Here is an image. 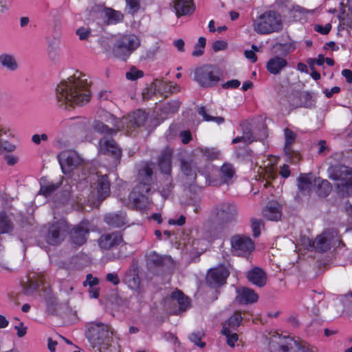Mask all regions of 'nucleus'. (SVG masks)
<instances>
[{"mask_svg": "<svg viewBox=\"0 0 352 352\" xmlns=\"http://www.w3.org/2000/svg\"><path fill=\"white\" fill-rule=\"evenodd\" d=\"M0 65L2 68L14 72L19 68L18 61L14 55L3 53L0 54Z\"/></svg>", "mask_w": 352, "mask_h": 352, "instance_id": "nucleus-27", "label": "nucleus"}, {"mask_svg": "<svg viewBox=\"0 0 352 352\" xmlns=\"http://www.w3.org/2000/svg\"><path fill=\"white\" fill-rule=\"evenodd\" d=\"M140 45L139 38L135 34H126L122 36L116 43L113 48V55L125 60Z\"/></svg>", "mask_w": 352, "mask_h": 352, "instance_id": "nucleus-7", "label": "nucleus"}, {"mask_svg": "<svg viewBox=\"0 0 352 352\" xmlns=\"http://www.w3.org/2000/svg\"><path fill=\"white\" fill-rule=\"evenodd\" d=\"M125 282L128 287L131 289L135 291L138 294L143 293V289L140 286V278L135 272H131L126 275Z\"/></svg>", "mask_w": 352, "mask_h": 352, "instance_id": "nucleus-33", "label": "nucleus"}, {"mask_svg": "<svg viewBox=\"0 0 352 352\" xmlns=\"http://www.w3.org/2000/svg\"><path fill=\"white\" fill-rule=\"evenodd\" d=\"M268 339L271 346L276 344L283 352H290L301 344V342H297L289 336H283L277 332L270 333Z\"/></svg>", "mask_w": 352, "mask_h": 352, "instance_id": "nucleus-11", "label": "nucleus"}, {"mask_svg": "<svg viewBox=\"0 0 352 352\" xmlns=\"http://www.w3.org/2000/svg\"><path fill=\"white\" fill-rule=\"evenodd\" d=\"M181 169L187 177H190V180L195 178L196 163L192 157L181 160Z\"/></svg>", "mask_w": 352, "mask_h": 352, "instance_id": "nucleus-32", "label": "nucleus"}, {"mask_svg": "<svg viewBox=\"0 0 352 352\" xmlns=\"http://www.w3.org/2000/svg\"><path fill=\"white\" fill-rule=\"evenodd\" d=\"M69 228L67 222L60 220L49 227L46 241L50 245H58L61 243L68 233Z\"/></svg>", "mask_w": 352, "mask_h": 352, "instance_id": "nucleus-10", "label": "nucleus"}, {"mask_svg": "<svg viewBox=\"0 0 352 352\" xmlns=\"http://www.w3.org/2000/svg\"><path fill=\"white\" fill-rule=\"evenodd\" d=\"M146 114L142 110H138L126 117H123L119 120L120 126H123L122 130H125L127 133L133 131L136 126H140L146 122Z\"/></svg>", "mask_w": 352, "mask_h": 352, "instance_id": "nucleus-12", "label": "nucleus"}, {"mask_svg": "<svg viewBox=\"0 0 352 352\" xmlns=\"http://www.w3.org/2000/svg\"><path fill=\"white\" fill-rule=\"evenodd\" d=\"M247 278L249 281L258 287H263L267 280L265 273L258 267L250 270L247 274Z\"/></svg>", "mask_w": 352, "mask_h": 352, "instance_id": "nucleus-26", "label": "nucleus"}, {"mask_svg": "<svg viewBox=\"0 0 352 352\" xmlns=\"http://www.w3.org/2000/svg\"><path fill=\"white\" fill-rule=\"evenodd\" d=\"M180 137L184 144H188L192 139L191 133L189 131H184L180 133Z\"/></svg>", "mask_w": 352, "mask_h": 352, "instance_id": "nucleus-62", "label": "nucleus"}, {"mask_svg": "<svg viewBox=\"0 0 352 352\" xmlns=\"http://www.w3.org/2000/svg\"><path fill=\"white\" fill-rule=\"evenodd\" d=\"M15 137L14 131L6 126L0 125V151H6L12 152L15 150L14 144L10 143L9 140Z\"/></svg>", "mask_w": 352, "mask_h": 352, "instance_id": "nucleus-18", "label": "nucleus"}, {"mask_svg": "<svg viewBox=\"0 0 352 352\" xmlns=\"http://www.w3.org/2000/svg\"><path fill=\"white\" fill-rule=\"evenodd\" d=\"M121 241L122 237L118 233L104 234L100 238L99 245L102 249L107 250L113 245L119 244Z\"/></svg>", "mask_w": 352, "mask_h": 352, "instance_id": "nucleus-28", "label": "nucleus"}, {"mask_svg": "<svg viewBox=\"0 0 352 352\" xmlns=\"http://www.w3.org/2000/svg\"><path fill=\"white\" fill-rule=\"evenodd\" d=\"M60 185V183H54V182H41V189L39 193L43 195L45 197H47L51 195L52 192L56 190Z\"/></svg>", "mask_w": 352, "mask_h": 352, "instance_id": "nucleus-38", "label": "nucleus"}, {"mask_svg": "<svg viewBox=\"0 0 352 352\" xmlns=\"http://www.w3.org/2000/svg\"><path fill=\"white\" fill-rule=\"evenodd\" d=\"M236 300L241 304L253 303L258 300V296L254 290L241 287L236 289Z\"/></svg>", "mask_w": 352, "mask_h": 352, "instance_id": "nucleus-23", "label": "nucleus"}, {"mask_svg": "<svg viewBox=\"0 0 352 352\" xmlns=\"http://www.w3.org/2000/svg\"><path fill=\"white\" fill-rule=\"evenodd\" d=\"M189 340L199 348H204L206 343L201 341V336L199 333H192L189 336Z\"/></svg>", "mask_w": 352, "mask_h": 352, "instance_id": "nucleus-49", "label": "nucleus"}, {"mask_svg": "<svg viewBox=\"0 0 352 352\" xmlns=\"http://www.w3.org/2000/svg\"><path fill=\"white\" fill-rule=\"evenodd\" d=\"M99 349L103 352H120V346L118 343H113L109 345L108 342L107 344L105 345V348L101 347Z\"/></svg>", "mask_w": 352, "mask_h": 352, "instance_id": "nucleus-53", "label": "nucleus"}, {"mask_svg": "<svg viewBox=\"0 0 352 352\" xmlns=\"http://www.w3.org/2000/svg\"><path fill=\"white\" fill-rule=\"evenodd\" d=\"M104 15L107 19L108 23L114 24L121 22L123 20V14L111 8H105Z\"/></svg>", "mask_w": 352, "mask_h": 352, "instance_id": "nucleus-36", "label": "nucleus"}, {"mask_svg": "<svg viewBox=\"0 0 352 352\" xmlns=\"http://www.w3.org/2000/svg\"><path fill=\"white\" fill-rule=\"evenodd\" d=\"M275 47L283 54H287L295 50L296 44L294 41H289L285 43H277Z\"/></svg>", "mask_w": 352, "mask_h": 352, "instance_id": "nucleus-42", "label": "nucleus"}, {"mask_svg": "<svg viewBox=\"0 0 352 352\" xmlns=\"http://www.w3.org/2000/svg\"><path fill=\"white\" fill-rule=\"evenodd\" d=\"M143 76V72L136 69H131L129 72H126V77L131 80H135Z\"/></svg>", "mask_w": 352, "mask_h": 352, "instance_id": "nucleus-51", "label": "nucleus"}, {"mask_svg": "<svg viewBox=\"0 0 352 352\" xmlns=\"http://www.w3.org/2000/svg\"><path fill=\"white\" fill-rule=\"evenodd\" d=\"M253 141L252 136L249 134L244 135L241 137H236L232 140L233 144H237L239 142H243L245 145H247L251 143Z\"/></svg>", "mask_w": 352, "mask_h": 352, "instance_id": "nucleus-54", "label": "nucleus"}, {"mask_svg": "<svg viewBox=\"0 0 352 352\" xmlns=\"http://www.w3.org/2000/svg\"><path fill=\"white\" fill-rule=\"evenodd\" d=\"M229 275V272L226 267L219 265L217 267L210 269L206 276V282L212 287H217L223 285Z\"/></svg>", "mask_w": 352, "mask_h": 352, "instance_id": "nucleus-16", "label": "nucleus"}, {"mask_svg": "<svg viewBox=\"0 0 352 352\" xmlns=\"http://www.w3.org/2000/svg\"><path fill=\"white\" fill-rule=\"evenodd\" d=\"M283 27L281 15L275 11H266L253 22L254 30L259 34L278 32Z\"/></svg>", "mask_w": 352, "mask_h": 352, "instance_id": "nucleus-3", "label": "nucleus"}, {"mask_svg": "<svg viewBox=\"0 0 352 352\" xmlns=\"http://www.w3.org/2000/svg\"><path fill=\"white\" fill-rule=\"evenodd\" d=\"M240 84L239 80L234 79L226 82L223 87L224 88H237Z\"/></svg>", "mask_w": 352, "mask_h": 352, "instance_id": "nucleus-64", "label": "nucleus"}, {"mask_svg": "<svg viewBox=\"0 0 352 352\" xmlns=\"http://www.w3.org/2000/svg\"><path fill=\"white\" fill-rule=\"evenodd\" d=\"M242 320V316L240 313H235L227 321L223 324L221 333H228V331H234L239 327Z\"/></svg>", "mask_w": 352, "mask_h": 352, "instance_id": "nucleus-31", "label": "nucleus"}, {"mask_svg": "<svg viewBox=\"0 0 352 352\" xmlns=\"http://www.w3.org/2000/svg\"><path fill=\"white\" fill-rule=\"evenodd\" d=\"M264 177L267 179H274L276 176V171L273 166V162H270L267 165L264 164L263 167Z\"/></svg>", "mask_w": 352, "mask_h": 352, "instance_id": "nucleus-48", "label": "nucleus"}, {"mask_svg": "<svg viewBox=\"0 0 352 352\" xmlns=\"http://www.w3.org/2000/svg\"><path fill=\"white\" fill-rule=\"evenodd\" d=\"M329 178L337 180V188L342 195H352V169L345 166L331 167Z\"/></svg>", "mask_w": 352, "mask_h": 352, "instance_id": "nucleus-5", "label": "nucleus"}, {"mask_svg": "<svg viewBox=\"0 0 352 352\" xmlns=\"http://www.w3.org/2000/svg\"><path fill=\"white\" fill-rule=\"evenodd\" d=\"M285 135V153L287 156H291L293 151L291 148L292 144H293L296 138V134L291 129L286 128L284 131Z\"/></svg>", "mask_w": 352, "mask_h": 352, "instance_id": "nucleus-35", "label": "nucleus"}, {"mask_svg": "<svg viewBox=\"0 0 352 352\" xmlns=\"http://www.w3.org/2000/svg\"><path fill=\"white\" fill-rule=\"evenodd\" d=\"M331 29V25L330 23H327L324 26L317 25L315 27V30L319 33L322 34H328Z\"/></svg>", "mask_w": 352, "mask_h": 352, "instance_id": "nucleus-60", "label": "nucleus"}, {"mask_svg": "<svg viewBox=\"0 0 352 352\" xmlns=\"http://www.w3.org/2000/svg\"><path fill=\"white\" fill-rule=\"evenodd\" d=\"M98 151L100 153L110 155L116 159L121 156V150L111 138L104 137L100 140Z\"/></svg>", "mask_w": 352, "mask_h": 352, "instance_id": "nucleus-17", "label": "nucleus"}, {"mask_svg": "<svg viewBox=\"0 0 352 352\" xmlns=\"http://www.w3.org/2000/svg\"><path fill=\"white\" fill-rule=\"evenodd\" d=\"M48 136L45 133L42 134H34L32 137V142L36 144H40L41 141H47Z\"/></svg>", "mask_w": 352, "mask_h": 352, "instance_id": "nucleus-58", "label": "nucleus"}, {"mask_svg": "<svg viewBox=\"0 0 352 352\" xmlns=\"http://www.w3.org/2000/svg\"><path fill=\"white\" fill-rule=\"evenodd\" d=\"M213 212L218 220L227 222L236 217L237 208L232 203H222L215 208Z\"/></svg>", "mask_w": 352, "mask_h": 352, "instance_id": "nucleus-15", "label": "nucleus"}, {"mask_svg": "<svg viewBox=\"0 0 352 352\" xmlns=\"http://www.w3.org/2000/svg\"><path fill=\"white\" fill-rule=\"evenodd\" d=\"M199 113L204 118V120L207 122H214L218 124H221L224 122V118L222 117L208 116L206 109L204 107L199 108Z\"/></svg>", "mask_w": 352, "mask_h": 352, "instance_id": "nucleus-41", "label": "nucleus"}, {"mask_svg": "<svg viewBox=\"0 0 352 352\" xmlns=\"http://www.w3.org/2000/svg\"><path fill=\"white\" fill-rule=\"evenodd\" d=\"M166 300L170 301L173 305L177 304L179 311H185L189 306V299L179 290L172 292L169 298Z\"/></svg>", "mask_w": 352, "mask_h": 352, "instance_id": "nucleus-29", "label": "nucleus"}, {"mask_svg": "<svg viewBox=\"0 0 352 352\" xmlns=\"http://www.w3.org/2000/svg\"><path fill=\"white\" fill-rule=\"evenodd\" d=\"M263 216L270 221H278L281 217V206L276 201L269 202L263 211Z\"/></svg>", "mask_w": 352, "mask_h": 352, "instance_id": "nucleus-25", "label": "nucleus"}, {"mask_svg": "<svg viewBox=\"0 0 352 352\" xmlns=\"http://www.w3.org/2000/svg\"><path fill=\"white\" fill-rule=\"evenodd\" d=\"M193 79L202 87H211L219 81V71L213 65H204L195 69Z\"/></svg>", "mask_w": 352, "mask_h": 352, "instance_id": "nucleus-6", "label": "nucleus"}, {"mask_svg": "<svg viewBox=\"0 0 352 352\" xmlns=\"http://www.w3.org/2000/svg\"><path fill=\"white\" fill-rule=\"evenodd\" d=\"M172 3L177 16L190 14L195 10L192 0H173Z\"/></svg>", "mask_w": 352, "mask_h": 352, "instance_id": "nucleus-22", "label": "nucleus"}, {"mask_svg": "<svg viewBox=\"0 0 352 352\" xmlns=\"http://www.w3.org/2000/svg\"><path fill=\"white\" fill-rule=\"evenodd\" d=\"M89 231L88 223L85 222H82L80 225L74 227L71 232L72 242L78 245L84 244L87 241Z\"/></svg>", "mask_w": 352, "mask_h": 352, "instance_id": "nucleus-19", "label": "nucleus"}, {"mask_svg": "<svg viewBox=\"0 0 352 352\" xmlns=\"http://www.w3.org/2000/svg\"><path fill=\"white\" fill-rule=\"evenodd\" d=\"M333 236V232L325 231L316 237L314 241L308 238L304 239V244L307 245V249L322 252L329 248L330 241Z\"/></svg>", "mask_w": 352, "mask_h": 352, "instance_id": "nucleus-13", "label": "nucleus"}, {"mask_svg": "<svg viewBox=\"0 0 352 352\" xmlns=\"http://www.w3.org/2000/svg\"><path fill=\"white\" fill-rule=\"evenodd\" d=\"M297 181L299 190L303 193H309L312 188L316 186L317 178L311 173L301 174Z\"/></svg>", "mask_w": 352, "mask_h": 352, "instance_id": "nucleus-20", "label": "nucleus"}, {"mask_svg": "<svg viewBox=\"0 0 352 352\" xmlns=\"http://www.w3.org/2000/svg\"><path fill=\"white\" fill-rule=\"evenodd\" d=\"M226 337L227 344L233 348L235 346V344L239 340V336L234 331H228V333H221Z\"/></svg>", "mask_w": 352, "mask_h": 352, "instance_id": "nucleus-46", "label": "nucleus"}, {"mask_svg": "<svg viewBox=\"0 0 352 352\" xmlns=\"http://www.w3.org/2000/svg\"><path fill=\"white\" fill-rule=\"evenodd\" d=\"M6 163L10 166L16 164L19 161V157L13 155H8L5 157Z\"/></svg>", "mask_w": 352, "mask_h": 352, "instance_id": "nucleus-63", "label": "nucleus"}, {"mask_svg": "<svg viewBox=\"0 0 352 352\" xmlns=\"http://www.w3.org/2000/svg\"><path fill=\"white\" fill-rule=\"evenodd\" d=\"M12 225L10 219L4 214H0V233H8L12 230Z\"/></svg>", "mask_w": 352, "mask_h": 352, "instance_id": "nucleus-39", "label": "nucleus"}, {"mask_svg": "<svg viewBox=\"0 0 352 352\" xmlns=\"http://www.w3.org/2000/svg\"><path fill=\"white\" fill-rule=\"evenodd\" d=\"M222 177L225 180L232 178L234 174V170L230 164H224L221 168Z\"/></svg>", "mask_w": 352, "mask_h": 352, "instance_id": "nucleus-44", "label": "nucleus"}, {"mask_svg": "<svg viewBox=\"0 0 352 352\" xmlns=\"http://www.w3.org/2000/svg\"><path fill=\"white\" fill-rule=\"evenodd\" d=\"M290 352H318L317 349L305 342H301L297 347Z\"/></svg>", "mask_w": 352, "mask_h": 352, "instance_id": "nucleus-45", "label": "nucleus"}, {"mask_svg": "<svg viewBox=\"0 0 352 352\" xmlns=\"http://www.w3.org/2000/svg\"><path fill=\"white\" fill-rule=\"evenodd\" d=\"M152 173L153 168L148 164H146L142 169L139 170V184L134 187L129 195V200L133 201V204L138 209H145L148 203L146 194L150 190L149 185L152 181Z\"/></svg>", "mask_w": 352, "mask_h": 352, "instance_id": "nucleus-2", "label": "nucleus"}, {"mask_svg": "<svg viewBox=\"0 0 352 352\" xmlns=\"http://www.w3.org/2000/svg\"><path fill=\"white\" fill-rule=\"evenodd\" d=\"M76 34L80 40H85L90 35V30L88 28H80L76 30Z\"/></svg>", "mask_w": 352, "mask_h": 352, "instance_id": "nucleus-57", "label": "nucleus"}, {"mask_svg": "<svg viewBox=\"0 0 352 352\" xmlns=\"http://www.w3.org/2000/svg\"><path fill=\"white\" fill-rule=\"evenodd\" d=\"M113 332L110 327L102 322H91L87 324L86 337L93 347L105 348Z\"/></svg>", "mask_w": 352, "mask_h": 352, "instance_id": "nucleus-4", "label": "nucleus"}, {"mask_svg": "<svg viewBox=\"0 0 352 352\" xmlns=\"http://www.w3.org/2000/svg\"><path fill=\"white\" fill-rule=\"evenodd\" d=\"M104 221L108 225L115 228L122 227L126 223V217L123 214H108L105 216Z\"/></svg>", "mask_w": 352, "mask_h": 352, "instance_id": "nucleus-34", "label": "nucleus"}, {"mask_svg": "<svg viewBox=\"0 0 352 352\" xmlns=\"http://www.w3.org/2000/svg\"><path fill=\"white\" fill-rule=\"evenodd\" d=\"M172 151L166 148L161 153L159 157V166L162 173L169 174L171 170Z\"/></svg>", "mask_w": 352, "mask_h": 352, "instance_id": "nucleus-30", "label": "nucleus"}, {"mask_svg": "<svg viewBox=\"0 0 352 352\" xmlns=\"http://www.w3.org/2000/svg\"><path fill=\"white\" fill-rule=\"evenodd\" d=\"M199 151L205 156L208 160L218 159L221 156V153L215 148H201Z\"/></svg>", "mask_w": 352, "mask_h": 352, "instance_id": "nucleus-40", "label": "nucleus"}, {"mask_svg": "<svg viewBox=\"0 0 352 352\" xmlns=\"http://www.w3.org/2000/svg\"><path fill=\"white\" fill-rule=\"evenodd\" d=\"M231 246L238 255L250 253L254 249V244L249 237L236 235L231 238Z\"/></svg>", "mask_w": 352, "mask_h": 352, "instance_id": "nucleus-14", "label": "nucleus"}, {"mask_svg": "<svg viewBox=\"0 0 352 352\" xmlns=\"http://www.w3.org/2000/svg\"><path fill=\"white\" fill-rule=\"evenodd\" d=\"M98 284V279L94 277L91 274L87 275L86 280L83 282V285L86 287L89 286V288L94 287Z\"/></svg>", "mask_w": 352, "mask_h": 352, "instance_id": "nucleus-55", "label": "nucleus"}, {"mask_svg": "<svg viewBox=\"0 0 352 352\" xmlns=\"http://www.w3.org/2000/svg\"><path fill=\"white\" fill-rule=\"evenodd\" d=\"M317 193L320 197L327 196L331 190V184L326 179L317 178Z\"/></svg>", "mask_w": 352, "mask_h": 352, "instance_id": "nucleus-37", "label": "nucleus"}, {"mask_svg": "<svg viewBox=\"0 0 352 352\" xmlns=\"http://www.w3.org/2000/svg\"><path fill=\"white\" fill-rule=\"evenodd\" d=\"M287 65V61L283 57L275 56L267 63V70L272 74L277 75Z\"/></svg>", "mask_w": 352, "mask_h": 352, "instance_id": "nucleus-24", "label": "nucleus"}, {"mask_svg": "<svg viewBox=\"0 0 352 352\" xmlns=\"http://www.w3.org/2000/svg\"><path fill=\"white\" fill-rule=\"evenodd\" d=\"M347 5L349 14L351 16L348 15L346 18H341V20L342 21L344 25L352 27V0H348Z\"/></svg>", "mask_w": 352, "mask_h": 352, "instance_id": "nucleus-52", "label": "nucleus"}, {"mask_svg": "<svg viewBox=\"0 0 352 352\" xmlns=\"http://www.w3.org/2000/svg\"><path fill=\"white\" fill-rule=\"evenodd\" d=\"M58 157L64 174H70L74 170L84 164V160L75 151H63Z\"/></svg>", "mask_w": 352, "mask_h": 352, "instance_id": "nucleus-9", "label": "nucleus"}, {"mask_svg": "<svg viewBox=\"0 0 352 352\" xmlns=\"http://www.w3.org/2000/svg\"><path fill=\"white\" fill-rule=\"evenodd\" d=\"M251 222L253 234L255 237H257L260 235L261 229L263 227V222L262 221L256 219H252Z\"/></svg>", "mask_w": 352, "mask_h": 352, "instance_id": "nucleus-47", "label": "nucleus"}, {"mask_svg": "<svg viewBox=\"0 0 352 352\" xmlns=\"http://www.w3.org/2000/svg\"><path fill=\"white\" fill-rule=\"evenodd\" d=\"M87 76L76 71L56 87V96L60 106L71 107L87 104L91 98Z\"/></svg>", "mask_w": 352, "mask_h": 352, "instance_id": "nucleus-1", "label": "nucleus"}, {"mask_svg": "<svg viewBox=\"0 0 352 352\" xmlns=\"http://www.w3.org/2000/svg\"><path fill=\"white\" fill-rule=\"evenodd\" d=\"M98 117L103 121L109 123L112 125V127H109L107 125L103 124L100 120H95L93 123L94 129L101 133L105 134H114L119 131H122L123 126H120L118 119L115 118L110 113L104 110H100L98 113Z\"/></svg>", "mask_w": 352, "mask_h": 352, "instance_id": "nucleus-8", "label": "nucleus"}, {"mask_svg": "<svg viewBox=\"0 0 352 352\" xmlns=\"http://www.w3.org/2000/svg\"><path fill=\"white\" fill-rule=\"evenodd\" d=\"M148 261L155 265H160L163 263L164 258L160 255L153 252L148 256Z\"/></svg>", "mask_w": 352, "mask_h": 352, "instance_id": "nucleus-50", "label": "nucleus"}, {"mask_svg": "<svg viewBox=\"0 0 352 352\" xmlns=\"http://www.w3.org/2000/svg\"><path fill=\"white\" fill-rule=\"evenodd\" d=\"M96 195L99 201H102L110 194V182L107 175L98 177L94 188Z\"/></svg>", "mask_w": 352, "mask_h": 352, "instance_id": "nucleus-21", "label": "nucleus"}, {"mask_svg": "<svg viewBox=\"0 0 352 352\" xmlns=\"http://www.w3.org/2000/svg\"><path fill=\"white\" fill-rule=\"evenodd\" d=\"M14 329L17 331V336L19 338L23 337L27 333V327L21 322H20L19 324L16 325Z\"/></svg>", "mask_w": 352, "mask_h": 352, "instance_id": "nucleus-59", "label": "nucleus"}, {"mask_svg": "<svg viewBox=\"0 0 352 352\" xmlns=\"http://www.w3.org/2000/svg\"><path fill=\"white\" fill-rule=\"evenodd\" d=\"M107 280L112 283L114 285H117L120 283L118 276L116 273H109L107 275Z\"/></svg>", "mask_w": 352, "mask_h": 352, "instance_id": "nucleus-61", "label": "nucleus"}, {"mask_svg": "<svg viewBox=\"0 0 352 352\" xmlns=\"http://www.w3.org/2000/svg\"><path fill=\"white\" fill-rule=\"evenodd\" d=\"M140 8V0H126V10L131 14H134Z\"/></svg>", "mask_w": 352, "mask_h": 352, "instance_id": "nucleus-43", "label": "nucleus"}, {"mask_svg": "<svg viewBox=\"0 0 352 352\" xmlns=\"http://www.w3.org/2000/svg\"><path fill=\"white\" fill-rule=\"evenodd\" d=\"M228 47V43L225 41H216L212 44V49L214 52L225 50Z\"/></svg>", "mask_w": 352, "mask_h": 352, "instance_id": "nucleus-56", "label": "nucleus"}]
</instances>
